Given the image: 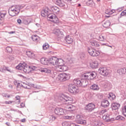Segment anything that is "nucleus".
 Here are the masks:
<instances>
[{
    "label": "nucleus",
    "instance_id": "nucleus-17",
    "mask_svg": "<svg viewBox=\"0 0 126 126\" xmlns=\"http://www.w3.org/2000/svg\"><path fill=\"white\" fill-rule=\"evenodd\" d=\"M53 33L55 34V35H57V36H60V35H63V32L62 31V30H60V29L56 28L53 31Z\"/></svg>",
    "mask_w": 126,
    "mask_h": 126
},
{
    "label": "nucleus",
    "instance_id": "nucleus-6",
    "mask_svg": "<svg viewBox=\"0 0 126 126\" xmlns=\"http://www.w3.org/2000/svg\"><path fill=\"white\" fill-rule=\"evenodd\" d=\"M88 52L92 57H97L100 55V52L92 48H88Z\"/></svg>",
    "mask_w": 126,
    "mask_h": 126
},
{
    "label": "nucleus",
    "instance_id": "nucleus-41",
    "mask_svg": "<svg viewBox=\"0 0 126 126\" xmlns=\"http://www.w3.org/2000/svg\"><path fill=\"white\" fill-rule=\"evenodd\" d=\"M6 50L8 53H12V48L9 46L7 47Z\"/></svg>",
    "mask_w": 126,
    "mask_h": 126
},
{
    "label": "nucleus",
    "instance_id": "nucleus-43",
    "mask_svg": "<svg viewBox=\"0 0 126 126\" xmlns=\"http://www.w3.org/2000/svg\"><path fill=\"white\" fill-rule=\"evenodd\" d=\"M92 46H94V47H99L100 45L97 42H92Z\"/></svg>",
    "mask_w": 126,
    "mask_h": 126
},
{
    "label": "nucleus",
    "instance_id": "nucleus-53",
    "mask_svg": "<svg viewBox=\"0 0 126 126\" xmlns=\"http://www.w3.org/2000/svg\"><path fill=\"white\" fill-rule=\"evenodd\" d=\"M6 70H7V71H8V72H12V70L9 69L8 67H6Z\"/></svg>",
    "mask_w": 126,
    "mask_h": 126
},
{
    "label": "nucleus",
    "instance_id": "nucleus-50",
    "mask_svg": "<svg viewBox=\"0 0 126 126\" xmlns=\"http://www.w3.org/2000/svg\"><path fill=\"white\" fill-rule=\"evenodd\" d=\"M97 97L98 98H99V99H103V94H98L97 95Z\"/></svg>",
    "mask_w": 126,
    "mask_h": 126
},
{
    "label": "nucleus",
    "instance_id": "nucleus-35",
    "mask_svg": "<svg viewBox=\"0 0 126 126\" xmlns=\"http://www.w3.org/2000/svg\"><path fill=\"white\" fill-rule=\"evenodd\" d=\"M110 85L109 82L106 81L104 83L102 84V86L104 88H108Z\"/></svg>",
    "mask_w": 126,
    "mask_h": 126
},
{
    "label": "nucleus",
    "instance_id": "nucleus-33",
    "mask_svg": "<svg viewBox=\"0 0 126 126\" xmlns=\"http://www.w3.org/2000/svg\"><path fill=\"white\" fill-rule=\"evenodd\" d=\"M66 109H67L68 111L71 112L72 111H74V107L72 106V105H69L66 106Z\"/></svg>",
    "mask_w": 126,
    "mask_h": 126
},
{
    "label": "nucleus",
    "instance_id": "nucleus-55",
    "mask_svg": "<svg viewBox=\"0 0 126 126\" xmlns=\"http://www.w3.org/2000/svg\"><path fill=\"white\" fill-rule=\"evenodd\" d=\"M62 126H69L67 125V123L65 122V123H63L62 124Z\"/></svg>",
    "mask_w": 126,
    "mask_h": 126
},
{
    "label": "nucleus",
    "instance_id": "nucleus-11",
    "mask_svg": "<svg viewBox=\"0 0 126 126\" xmlns=\"http://www.w3.org/2000/svg\"><path fill=\"white\" fill-rule=\"evenodd\" d=\"M47 18L49 19H52V21L55 23L58 22V20H59L58 17L55 14L50 13V12L47 15Z\"/></svg>",
    "mask_w": 126,
    "mask_h": 126
},
{
    "label": "nucleus",
    "instance_id": "nucleus-59",
    "mask_svg": "<svg viewBox=\"0 0 126 126\" xmlns=\"http://www.w3.org/2000/svg\"><path fill=\"white\" fill-rule=\"evenodd\" d=\"M24 88H25L26 89H30V88H29V86H24Z\"/></svg>",
    "mask_w": 126,
    "mask_h": 126
},
{
    "label": "nucleus",
    "instance_id": "nucleus-58",
    "mask_svg": "<svg viewBox=\"0 0 126 126\" xmlns=\"http://www.w3.org/2000/svg\"><path fill=\"white\" fill-rule=\"evenodd\" d=\"M21 122L22 123H25V122H26V119L25 118L21 120Z\"/></svg>",
    "mask_w": 126,
    "mask_h": 126
},
{
    "label": "nucleus",
    "instance_id": "nucleus-46",
    "mask_svg": "<svg viewBox=\"0 0 126 126\" xmlns=\"http://www.w3.org/2000/svg\"><path fill=\"white\" fill-rule=\"evenodd\" d=\"M125 15H126V10H124L121 13V16H125Z\"/></svg>",
    "mask_w": 126,
    "mask_h": 126
},
{
    "label": "nucleus",
    "instance_id": "nucleus-18",
    "mask_svg": "<svg viewBox=\"0 0 126 126\" xmlns=\"http://www.w3.org/2000/svg\"><path fill=\"white\" fill-rule=\"evenodd\" d=\"M103 120L105 121V122H112L113 121V119H110V114H105L103 117H102Z\"/></svg>",
    "mask_w": 126,
    "mask_h": 126
},
{
    "label": "nucleus",
    "instance_id": "nucleus-20",
    "mask_svg": "<svg viewBox=\"0 0 126 126\" xmlns=\"http://www.w3.org/2000/svg\"><path fill=\"white\" fill-rule=\"evenodd\" d=\"M65 41H66L67 44H71L73 42V39H72L71 36L67 35L65 37Z\"/></svg>",
    "mask_w": 126,
    "mask_h": 126
},
{
    "label": "nucleus",
    "instance_id": "nucleus-8",
    "mask_svg": "<svg viewBox=\"0 0 126 126\" xmlns=\"http://www.w3.org/2000/svg\"><path fill=\"white\" fill-rule=\"evenodd\" d=\"M82 116L80 115H77L76 116V122L77 124L80 125H86V120L82 119Z\"/></svg>",
    "mask_w": 126,
    "mask_h": 126
},
{
    "label": "nucleus",
    "instance_id": "nucleus-51",
    "mask_svg": "<svg viewBox=\"0 0 126 126\" xmlns=\"http://www.w3.org/2000/svg\"><path fill=\"white\" fill-rule=\"evenodd\" d=\"M3 97H5V98H10V95L7 94H5L3 95Z\"/></svg>",
    "mask_w": 126,
    "mask_h": 126
},
{
    "label": "nucleus",
    "instance_id": "nucleus-15",
    "mask_svg": "<svg viewBox=\"0 0 126 126\" xmlns=\"http://www.w3.org/2000/svg\"><path fill=\"white\" fill-rule=\"evenodd\" d=\"M50 10L49 9V8H45L41 11V16H42L43 17L48 16Z\"/></svg>",
    "mask_w": 126,
    "mask_h": 126
},
{
    "label": "nucleus",
    "instance_id": "nucleus-5",
    "mask_svg": "<svg viewBox=\"0 0 126 126\" xmlns=\"http://www.w3.org/2000/svg\"><path fill=\"white\" fill-rule=\"evenodd\" d=\"M68 89L70 93H78L79 92L78 88L74 84H69L68 85Z\"/></svg>",
    "mask_w": 126,
    "mask_h": 126
},
{
    "label": "nucleus",
    "instance_id": "nucleus-49",
    "mask_svg": "<svg viewBox=\"0 0 126 126\" xmlns=\"http://www.w3.org/2000/svg\"><path fill=\"white\" fill-rule=\"evenodd\" d=\"M13 101H10V100H9V101H6L4 102V103L5 104H12V103H13Z\"/></svg>",
    "mask_w": 126,
    "mask_h": 126
},
{
    "label": "nucleus",
    "instance_id": "nucleus-64",
    "mask_svg": "<svg viewBox=\"0 0 126 126\" xmlns=\"http://www.w3.org/2000/svg\"><path fill=\"white\" fill-rule=\"evenodd\" d=\"M67 2H70L71 1V0H65Z\"/></svg>",
    "mask_w": 126,
    "mask_h": 126
},
{
    "label": "nucleus",
    "instance_id": "nucleus-34",
    "mask_svg": "<svg viewBox=\"0 0 126 126\" xmlns=\"http://www.w3.org/2000/svg\"><path fill=\"white\" fill-rule=\"evenodd\" d=\"M122 113L123 114L124 116L126 117V105L123 106L122 107Z\"/></svg>",
    "mask_w": 126,
    "mask_h": 126
},
{
    "label": "nucleus",
    "instance_id": "nucleus-45",
    "mask_svg": "<svg viewBox=\"0 0 126 126\" xmlns=\"http://www.w3.org/2000/svg\"><path fill=\"white\" fill-rule=\"evenodd\" d=\"M108 112V110L107 109H104L100 111V115H103V114H105V113H107Z\"/></svg>",
    "mask_w": 126,
    "mask_h": 126
},
{
    "label": "nucleus",
    "instance_id": "nucleus-30",
    "mask_svg": "<svg viewBox=\"0 0 126 126\" xmlns=\"http://www.w3.org/2000/svg\"><path fill=\"white\" fill-rule=\"evenodd\" d=\"M40 71L41 72H45L46 73H51V70L47 68H42L40 69Z\"/></svg>",
    "mask_w": 126,
    "mask_h": 126
},
{
    "label": "nucleus",
    "instance_id": "nucleus-29",
    "mask_svg": "<svg viewBox=\"0 0 126 126\" xmlns=\"http://www.w3.org/2000/svg\"><path fill=\"white\" fill-rule=\"evenodd\" d=\"M111 25V22H110V21L108 20L104 22L103 24H102V26L104 27V28H108Z\"/></svg>",
    "mask_w": 126,
    "mask_h": 126
},
{
    "label": "nucleus",
    "instance_id": "nucleus-61",
    "mask_svg": "<svg viewBox=\"0 0 126 126\" xmlns=\"http://www.w3.org/2000/svg\"><path fill=\"white\" fill-rule=\"evenodd\" d=\"M24 23L25 24H28V21L27 20H25Z\"/></svg>",
    "mask_w": 126,
    "mask_h": 126
},
{
    "label": "nucleus",
    "instance_id": "nucleus-32",
    "mask_svg": "<svg viewBox=\"0 0 126 126\" xmlns=\"http://www.w3.org/2000/svg\"><path fill=\"white\" fill-rule=\"evenodd\" d=\"M91 89L92 90H99V86L98 85L94 84L92 85L90 87Z\"/></svg>",
    "mask_w": 126,
    "mask_h": 126
},
{
    "label": "nucleus",
    "instance_id": "nucleus-28",
    "mask_svg": "<svg viewBox=\"0 0 126 126\" xmlns=\"http://www.w3.org/2000/svg\"><path fill=\"white\" fill-rule=\"evenodd\" d=\"M63 60L62 59H59L57 58V60L56 63V65H63Z\"/></svg>",
    "mask_w": 126,
    "mask_h": 126
},
{
    "label": "nucleus",
    "instance_id": "nucleus-23",
    "mask_svg": "<svg viewBox=\"0 0 126 126\" xmlns=\"http://www.w3.org/2000/svg\"><path fill=\"white\" fill-rule=\"evenodd\" d=\"M98 62L97 61H94L90 64V66L92 68H96L98 66Z\"/></svg>",
    "mask_w": 126,
    "mask_h": 126
},
{
    "label": "nucleus",
    "instance_id": "nucleus-7",
    "mask_svg": "<svg viewBox=\"0 0 126 126\" xmlns=\"http://www.w3.org/2000/svg\"><path fill=\"white\" fill-rule=\"evenodd\" d=\"M60 99L63 102H66L67 104H70L72 103V98L66 95L62 94L60 97Z\"/></svg>",
    "mask_w": 126,
    "mask_h": 126
},
{
    "label": "nucleus",
    "instance_id": "nucleus-4",
    "mask_svg": "<svg viewBox=\"0 0 126 126\" xmlns=\"http://www.w3.org/2000/svg\"><path fill=\"white\" fill-rule=\"evenodd\" d=\"M69 78H70V75L65 73H61L58 76V79H59L60 81H66V80H68Z\"/></svg>",
    "mask_w": 126,
    "mask_h": 126
},
{
    "label": "nucleus",
    "instance_id": "nucleus-56",
    "mask_svg": "<svg viewBox=\"0 0 126 126\" xmlns=\"http://www.w3.org/2000/svg\"><path fill=\"white\" fill-rule=\"evenodd\" d=\"M124 10V7H122L118 9V11H122V10Z\"/></svg>",
    "mask_w": 126,
    "mask_h": 126
},
{
    "label": "nucleus",
    "instance_id": "nucleus-13",
    "mask_svg": "<svg viewBox=\"0 0 126 126\" xmlns=\"http://www.w3.org/2000/svg\"><path fill=\"white\" fill-rule=\"evenodd\" d=\"M56 3L57 5L60 6V7H63V8H67V4L62 1V0H57L56 1Z\"/></svg>",
    "mask_w": 126,
    "mask_h": 126
},
{
    "label": "nucleus",
    "instance_id": "nucleus-40",
    "mask_svg": "<svg viewBox=\"0 0 126 126\" xmlns=\"http://www.w3.org/2000/svg\"><path fill=\"white\" fill-rule=\"evenodd\" d=\"M50 47V45L48 43H45L43 45V50H47Z\"/></svg>",
    "mask_w": 126,
    "mask_h": 126
},
{
    "label": "nucleus",
    "instance_id": "nucleus-62",
    "mask_svg": "<svg viewBox=\"0 0 126 126\" xmlns=\"http://www.w3.org/2000/svg\"><path fill=\"white\" fill-rule=\"evenodd\" d=\"M14 33H15V32H10L9 34H14Z\"/></svg>",
    "mask_w": 126,
    "mask_h": 126
},
{
    "label": "nucleus",
    "instance_id": "nucleus-10",
    "mask_svg": "<svg viewBox=\"0 0 126 126\" xmlns=\"http://www.w3.org/2000/svg\"><path fill=\"white\" fill-rule=\"evenodd\" d=\"M66 111L61 107H57L54 110V113L56 115H61L65 114Z\"/></svg>",
    "mask_w": 126,
    "mask_h": 126
},
{
    "label": "nucleus",
    "instance_id": "nucleus-63",
    "mask_svg": "<svg viewBox=\"0 0 126 126\" xmlns=\"http://www.w3.org/2000/svg\"><path fill=\"white\" fill-rule=\"evenodd\" d=\"M5 124L6 125V126H9V125H10V124H9V123L7 122L5 123Z\"/></svg>",
    "mask_w": 126,
    "mask_h": 126
},
{
    "label": "nucleus",
    "instance_id": "nucleus-22",
    "mask_svg": "<svg viewBox=\"0 0 126 126\" xmlns=\"http://www.w3.org/2000/svg\"><path fill=\"white\" fill-rule=\"evenodd\" d=\"M108 98L110 99V100H115V99H116V95H115L114 93H109Z\"/></svg>",
    "mask_w": 126,
    "mask_h": 126
},
{
    "label": "nucleus",
    "instance_id": "nucleus-42",
    "mask_svg": "<svg viewBox=\"0 0 126 126\" xmlns=\"http://www.w3.org/2000/svg\"><path fill=\"white\" fill-rule=\"evenodd\" d=\"M5 15H6V13L0 12V20H1V19L5 16Z\"/></svg>",
    "mask_w": 126,
    "mask_h": 126
},
{
    "label": "nucleus",
    "instance_id": "nucleus-38",
    "mask_svg": "<svg viewBox=\"0 0 126 126\" xmlns=\"http://www.w3.org/2000/svg\"><path fill=\"white\" fill-rule=\"evenodd\" d=\"M87 5H89V6H92L93 5V0H89L86 2Z\"/></svg>",
    "mask_w": 126,
    "mask_h": 126
},
{
    "label": "nucleus",
    "instance_id": "nucleus-25",
    "mask_svg": "<svg viewBox=\"0 0 126 126\" xmlns=\"http://www.w3.org/2000/svg\"><path fill=\"white\" fill-rule=\"evenodd\" d=\"M57 61H58V58H57V57H52L50 59V63L53 64V65H55Z\"/></svg>",
    "mask_w": 126,
    "mask_h": 126
},
{
    "label": "nucleus",
    "instance_id": "nucleus-19",
    "mask_svg": "<svg viewBox=\"0 0 126 126\" xmlns=\"http://www.w3.org/2000/svg\"><path fill=\"white\" fill-rule=\"evenodd\" d=\"M50 10L57 14H59V12H60V8L57 6H51Z\"/></svg>",
    "mask_w": 126,
    "mask_h": 126
},
{
    "label": "nucleus",
    "instance_id": "nucleus-54",
    "mask_svg": "<svg viewBox=\"0 0 126 126\" xmlns=\"http://www.w3.org/2000/svg\"><path fill=\"white\" fill-rule=\"evenodd\" d=\"M15 85H17V88H18L19 87V86L20 85V83H17V82H14Z\"/></svg>",
    "mask_w": 126,
    "mask_h": 126
},
{
    "label": "nucleus",
    "instance_id": "nucleus-1",
    "mask_svg": "<svg viewBox=\"0 0 126 126\" xmlns=\"http://www.w3.org/2000/svg\"><path fill=\"white\" fill-rule=\"evenodd\" d=\"M83 78L81 80L79 79H75L73 80L74 84L77 86H82V87H86L88 85V81L86 79H94L96 77V73L94 72H89L85 73L82 75Z\"/></svg>",
    "mask_w": 126,
    "mask_h": 126
},
{
    "label": "nucleus",
    "instance_id": "nucleus-21",
    "mask_svg": "<svg viewBox=\"0 0 126 126\" xmlns=\"http://www.w3.org/2000/svg\"><path fill=\"white\" fill-rule=\"evenodd\" d=\"M118 73L122 75V74H126V68L124 67L123 68L119 69L117 70Z\"/></svg>",
    "mask_w": 126,
    "mask_h": 126
},
{
    "label": "nucleus",
    "instance_id": "nucleus-3",
    "mask_svg": "<svg viewBox=\"0 0 126 126\" xmlns=\"http://www.w3.org/2000/svg\"><path fill=\"white\" fill-rule=\"evenodd\" d=\"M23 6L20 5L12 6L9 9L8 13L10 16H16L20 12V9H22Z\"/></svg>",
    "mask_w": 126,
    "mask_h": 126
},
{
    "label": "nucleus",
    "instance_id": "nucleus-31",
    "mask_svg": "<svg viewBox=\"0 0 126 126\" xmlns=\"http://www.w3.org/2000/svg\"><path fill=\"white\" fill-rule=\"evenodd\" d=\"M32 41H34V42H37V41H39V40H40V37L37 36V35H34L32 36Z\"/></svg>",
    "mask_w": 126,
    "mask_h": 126
},
{
    "label": "nucleus",
    "instance_id": "nucleus-14",
    "mask_svg": "<svg viewBox=\"0 0 126 126\" xmlns=\"http://www.w3.org/2000/svg\"><path fill=\"white\" fill-rule=\"evenodd\" d=\"M120 107H121V104L118 103H113L111 105V109L112 111H117L120 109Z\"/></svg>",
    "mask_w": 126,
    "mask_h": 126
},
{
    "label": "nucleus",
    "instance_id": "nucleus-27",
    "mask_svg": "<svg viewBox=\"0 0 126 126\" xmlns=\"http://www.w3.org/2000/svg\"><path fill=\"white\" fill-rule=\"evenodd\" d=\"M40 62L42 64H44L45 65H46V64H48L49 61L47 59L43 58L41 59Z\"/></svg>",
    "mask_w": 126,
    "mask_h": 126
},
{
    "label": "nucleus",
    "instance_id": "nucleus-57",
    "mask_svg": "<svg viewBox=\"0 0 126 126\" xmlns=\"http://www.w3.org/2000/svg\"><path fill=\"white\" fill-rule=\"evenodd\" d=\"M17 22L19 24H21V20L20 19H18L17 20Z\"/></svg>",
    "mask_w": 126,
    "mask_h": 126
},
{
    "label": "nucleus",
    "instance_id": "nucleus-2",
    "mask_svg": "<svg viewBox=\"0 0 126 126\" xmlns=\"http://www.w3.org/2000/svg\"><path fill=\"white\" fill-rule=\"evenodd\" d=\"M16 68L19 70L24 71L25 73H29L30 71L35 70V69H36V67L32 66H28L26 63H20L17 66H16Z\"/></svg>",
    "mask_w": 126,
    "mask_h": 126
},
{
    "label": "nucleus",
    "instance_id": "nucleus-12",
    "mask_svg": "<svg viewBox=\"0 0 126 126\" xmlns=\"http://www.w3.org/2000/svg\"><path fill=\"white\" fill-rule=\"evenodd\" d=\"M95 104L93 103H89L86 106L85 109L86 111H88V112H92V111L95 108Z\"/></svg>",
    "mask_w": 126,
    "mask_h": 126
},
{
    "label": "nucleus",
    "instance_id": "nucleus-52",
    "mask_svg": "<svg viewBox=\"0 0 126 126\" xmlns=\"http://www.w3.org/2000/svg\"><path fill=\"white\" fill-rule=\"evenodd\" d=\"M32 86H33V87L34 88H36V89H40V87L38 86H36V85H35L34 84H32Z\"/></svg>",
    "mask_w": 126,
    "mask_h": 126
},
{
    "label": "nucleus",
    "instance_id": "nucleus-24",
    "mask_svg": "<svg viewBox=\"0 0 126 126\" xmlns=\"http://www.w3.org/2000/svg\"><path fill=\"white\" fill-rule=\"evenodd\" d=\"M27 56L31 59H35V54L31 52V51H27L26 52Z\"/></svg>",
    "mask_w": 126,
    "mask_h": 126
},
{
    "label": "nucleus",
    "instance_id": "nucleus-37",
    "mask_svg": "<svg viewBox=\"0 0 126 126\" xmlns=\"http://www.w3.org/2000/svg\"><path fill=\"white\" fill-rule=\"evenodd\" d=\"M99 40H100V41H104V40H106V36L104 35V34H101L100 35H99Z\"/></svg>",
    "mask_w": 126,
    "mask_h": 126
},
{
    "label": "nucleus",
    "instance_id": "nucleus-60",
    "mask_svg": "<svg viewBox=\"0 0 126 126\" xmlns=\"http://www.w3.org/2000/svg\"><path fill=\"white\" fill-rule=\"evenodd\" d=\"M70 126H76V124L74 123H71L70 125Z\"/></svg>",
    "mask_w": 126,
    "mask_h": 126
},
{
    "label": "nucleus",
    "instance_id": "nucleus-26",
    "mask_svg": "<svg viewBox=\"0 0 126 126\" xmlns=\"http://www.w3.org/2000/svg\"><path fill=\"white\" fill-rule=\"evenodd\" d=\"M109 105H110V103H109V101L108 100H104L101 103V106L104 108H107V107H108Z\"/></svg>",
    "mask_w": 126,
    "mask_h": 126
},
{
    "label": "nucleus",
    "instance_id": "nucleus-36",
    "mask_svg": "<svg viewBox=\"0 0 126 126\" xmlns=\"http://www.w3.org/2000/svg\"><path fill=\"white\" fill-rule=\"evenodd\" d=\"M116 120L117 121H124V120H125V118L121 115H119L116 117Z\"/></svg>",
    "mask_w": 126,
    "mask_h": 126
},
{
    "label": "nucleus",
    "instance_id": "nucleus-16",
    "mask_svg": "<svg viewBox=\"0 0 126 126\" xmlns=\"http://www.w3.org/2000/svg\"><path fill=\"white\" fill-rule=\"evenodd\" d=\"M65 66H63V65H60L59 66H57L56 67V70L58 72H62V71H65L66 70V69H65Z\"/></svg>",
    "mask_w": 126,
    "mask_h": 126
},
{
    "label": "nucleus",
    "instance_id": "nucleus-9",
    "mask_svg": "<svg viewBox=\"0 0 126 126\" xmlns=\"http://www.w3.org/2000/svg\"><path fill=\"white\" fill-rule=\"evenodd\" d=\"M98 72L103 76H107L109 74V70L106 67H100L98 69Z\"/></svg>",
    "mask_w": 126,
    "mask_h": 126
},
{
    "label": "nucleus",
    "instance_id": "nucleus-48",
    "mask_svg": "<svg viewBox=\"0 0 126 126\" xmlns=\"http://www.w3.org/2000/svg\"><path fill=\"white\" fill-rule=\"evenodd\" d=\"M80 59H82V60H83V59L85 58V54L81 53V54H80Z\"/></svg>",
    "mask_w": 126,
    "mask_h": 126
},
{
    "label": "nucleus",
    "instance_id": "nucleus-39",
    "mask_svg": "<svg viewBox=\"0 0 126 126\" xmlns=\"http://www.w3.org/2000/svg\"><path fill=\"white\" fill-rule=\"evenodd\" d=\"M64 119H65V120H74V116H64Z\"/></svg>",
    "mask_w": 126,
    "mask_h": 126
},
{
    "label": "nucleus",
    "instance_id": "nucleus-44",
    "mask_svg": "<svg viewBox=\"0 0 126 126\" xmlns=\"http://www.w3.org/2000/svg\"><path fill=\"white\" fill-rule=\"evenodd\" d=\"M5 70H6V67L5 66H3L2 68L0 67V71L1 72H5Z\"/></svg>",
    "mask_w": 126,
    "mask_h": 126
},
{
    "label": "nucleus",
    "instance_id": "nucleus-47",
    "mask_svg": "<svg viewBox=\"0 0 126 126\" xmlns=\"http://www.w3.org/2000/svg\"><path fill=\"white\" fill-rule=\"evenodd\" d=\"M15 98L18 101V103H20V96L19 95L16 96Z\"/></svg>",
    "mask_w": 126,
    "mask_h": 126
}]
</instances>
